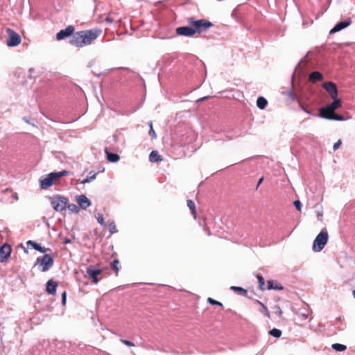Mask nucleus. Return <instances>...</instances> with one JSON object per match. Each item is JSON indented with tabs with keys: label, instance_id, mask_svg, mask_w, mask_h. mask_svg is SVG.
Segmentation results:
<instances>
[{
	"label": "nucleus",
	"instance_id": "nucleus-39",
	"mask_svg": "<svg viewBox=\"0 0 355 355\" xmlns=\"http://www.w3.org/2000/svg\"><path fill=\"white\" fill-rule=\"evenodd\" d=\"M331 120H336V121H343L344 120V117L342 115L334 114V116L331 117Z\"/></svg>",
	"mask_w": 355,
	"mask_h": 355
},
{
	"label": "nucleus",
	"instance_id": "nucleus-52",
	"mask_svg": "<svg viewBox=\"0 0 355 355\" xmlns=\"http://www.w3.org/2000/svg\"><path fill=\"white\" fill-rule=\"evenodd\" d=\"M352 294H353L354 297L355 298V290L353 291Z\"/></svg>",
	"mask_w": 355,
	"mask_h": 355
},
{
	"label": "nucleus",
	"instance_id": "nucleus-14",
	"mask_svg": "<svg viewBox=\"0 0 355 355\" xmlns=\"http://www.w3.org/2000/svg\"><path fill=\"white\" fill-rule=\"evenodd\" d=\"M76 202L78 205L83 209H86L91 205V201L85 195L77 196Z\"/></svg>",
	"mask_w": 355,
	"mask_h": 355
},
{
	"label": "nucleus",
	"instance_id": "nucleus-8",
	"mask_svg": "<svg viewBox=\"0 0 355 355\" xmlns=\"http://www.w3.org/2000/svg\"><path fill=\"white\" fill-rule=\"evenodd\" d=\"M102 272V269H96L92 266H89L87 268L86 276L92 279L93 284H96L100 280V279L98 278V276L101 275Z\"/></svg>",
	"mask_w": 355,
	"mask_h": 355
},
{
	"label": "nucleus",
	"instance_id": "nucleus-10",
	"mask_svg": "<svg viewBox=\"0 0 355 355\" xmlns=\"http://www.w3.org/2000/svg\"><path fill=\"white\" fill-rule=\"evenodd\" d=\"M75 27L72 25L68 26L65 29L60 31L56 34V40H62L74 34Z\"/></svg>",
	"mask_w": 355,
	"mask_h": 355
},
{
	"label": "nucleus",
	"instance_id": "nucleus-3",
	"mask_svg": "<svg viewBox=\"0 0 355 355\" xmlns=\"http://www.w3.org/2000/svg\"><path fill=\"white\" fill-rule=\"evenodd\" d=\"M69 174L67 171H62L57 173H51L46 177L40 179V186L42 189H46L59 182L61 177L67 176Z\"/></svg>",
	"mask_w": 355,
	"mask_h": 355
},
{
	"label": "nucleus",
	"instance_id": "nucleus-4",
	"mask_svg": "<svg viewBox=\"0 0 355 355\" xmlns=\"http://www.w3.org/2000/svg\"><path fill=\"white\" fill-rule=\"evenodd\" d=\"M50 201L54 210L60 212L66 209L69 200L66 197L56 195L51 197Z\"/></svg>",
	"mask_w": 355,
	"mask_h": 355
},
{
	"label": "nucleus",
	"instance_id": "nucleus-41",
	"mask_svg": "<svg viewBox=\"0 0 355 355\" xmlns=\"http://www.w3.org/2000/svg\"><path fill=\"white\" fill-rule=\"evenodd\" d=\"M342 144V141L340 139H339L337 142H336L333 146V149L334 151H336V150H338L340 146H341Z\"/></svg>",
	"mask_w": 355,
	"mask_h": 355
},
{
	"label": "nucleus",
	"instance_id": "nucleus-16",
	"mask_svg": "<svg viewBox=\"0 0 355 355\" xmlns=\"http://www.w3.org/2000/svg\"><path fill=\"white\" fill-rule=\"evenodd\" d=\"M26 243L28 247H31L42 253H45L47 251L51 250L49 248H45L44 247H42L40 244H39L35 241H27Z\"/></svg>",
	"mask_w": 355,
	"mask_h": 355
},
{
	"label": "nucleus",
	"instance_id": "nucleus-44",
	"mask_svg": "<svg viewBox=\"0 0 355 355\" xmlns=\"http://www.w3.org/2000/svg\"><path fill=\"white\" fill-rule=\"evenodd\" d=\"M298 316L302 318L303 320H306L308 318V314L306 313H299Z\"/></svg>",
	"mask_w": 355,
	"mask_h": 355
},
{
	"label": "nucleus",
	"instance_id": "nucleus-47",
	"mask_svg": "<svg viewBox=\"0 0 355 355\" xmlns=\"http://www.w3.org/2000/svg\"><path fill=\"white\" fill-rule=\"evenodd\" d=\"M263 177L261 178L259 180V181H258V182H257V188H256L257 189V188L259 187V185L263 182Z\"/></svg>",
	"mask_w": 355,
	"mask_h": 355
},
{
	"label": "nucleus",
	"instance_id": "nucleus-2",
	"mask_svg": "<svg viewBox=\"0 0 355 355\" xmlns=\"http://www.w3.org/2000/svg\"><path fill=\"white\" fill-rule=\"evenodd\" d=\"M187 21L193 28L194 35L205 33L213 26V24L206 19H196L195 17H191L187 19Z\"/></svg>",
	"mask_w": 355,
	"mask_h": 355
},
{
	"label": "nucleus",
	"instance_id": "nucleus-18",
	"mask_svg": "<svg viewBox=\"0 0 355 355\" xmlns=\"http://www.w3.org/2000/svg\"><path fill=\"white\" fill-rule=\"evenodd\" d=\"M309 79L312 83H316L317 81L322 80L323 76L318 71H313L309 74Z\"/></svg>",
	"mask_w": 355,
	"mask_h": 355
},
{
	"label": "nucleus",
	"instance_id": "nucleus-30",
	"mask_svg": "<svg viewBox=\"0 0 355 355\" xmlns=\"http://www.w3.org/2000/svg\"><path fill=\"white\" fill-rule=\"evenodd\" d=\"M256 302H257V304H259L262 307V309H263L262 312L263 313V314L268 318H270V312H269L268 308L261 302H260L259 300H256Z\"/></svg>",
	"mask_w": 355,
	"mask_h": 355
},
{
	"label": "nucleus",
	"instance_id": "nucleus-43",
	"mask_svg": "<svg viewBox=\"0 0 355 355\" xmlns=\"http://www.w3.org/2000/svg\"><path fill=\"white\" fill-rule=\"evenodd\" d=\"M66 299H67V293H66V291H64L62 294V303L64 305L66 304Z\"/></svg>",
	"mask_w": 355,
	"mask_h": 355
},
{
	"label": "nucleus",
	"instance_id": "nucleus-1",
	"mask_svg": "<svg viewBox=\"0 0 355 355\" xmlns=\"http://www.w3.org/2000/svg\"><path fill=\"white\" fill-rule=\"evenodd\" d=\"M101 33L102 30L99 28L78 31L72 35L69 43L76 47L83 48L90 45Z\"/></svg>",
	"mask_w": 355,
	"mask_h": 355
},
{
	"label": "nucleus",
	"instance_id": "nucleus-23",
	"mask_svg": "<svg viewBox=\"0 0 355 355\" xmlns=\"http://www.w3.org/2000/svg\"><path fill=\"white\" fill-rule=\"evenodd\" d=\"M267 288L268 290L274 289L277 291H282L283 290V286L278 283L274 284V282L272 280L268 281V286Z\"/></svg>",
	"mask_w": 355,
	"mask_h": 355
},
{
	"label": "nucleus",
	"instance_id": "nucleus-51",
	"mask_svg": "<svg viewBox=\"0 0 355 355\" xmlns=\"http://www.w3.org/2000/svg\"><path fill=\"white\" fill-rule=\"evenodd\" d=\"M13 197H14L16 200H17V199H18V197H17V193H15V194L13 195Z\"/></svg>",
	"mask_w": 355,
	"mask_h": 355
},
{
	"label": "nucleus",
	"instance_id": "nucleus-33",
	"mask_svg": "<svg viewBox=\"0 0 355 355\" xmlns=\"http://www.w3.org/2000/svg\"><path fill=\"white\" fill-rule=\"evenodd\" d=\"M269 333L271 336L275 338H279L282 335V331L278 329H272Z\"/></svg>",
	"mask_w": 355,
	"mask_h": 355
},
{
	"label": "nucleus",
	"instance_id": "nucleus-22",
	"mask_svg": "<svg viewBox=\"0 0 355 355\" xmlns=\"http://www.w3.org/2000/svg\"><path fill=\"white\" fill-rule=\"evenodd\" d=\"M120 263L119 259H115L112 262L110 263V268L114 271L116 276H118L120 270Z\"/></svg>",
	"mask_w": 355,
	"mask_h": 355
},
{
	"label": "nucleus",
	"instance_id": "nucleus-49",
	"mask_svg": "<svg viewBox=\"0 0 355 355\" xmlns=\"http://www.w3.org/2000/svg\"><path fill=\"white\" fill-rule=\"evenodd\" d=\"M70 241H70V239H66L64 240V244H67V243H70Z\"/></svg>",
	"mask_w": 355,
	"mask_h": 355
},
{
	"label": "nucleus",
	"instance_id": "nucleus-46",
	"mask_svg": "<svg viewBox=\"0 0 355 355\" xmlns=\"http://www.w3.org/2000/svg\"><path fill=\"white\" fill-rule=\"evenodd\" d=\"M205 230L206 231V233L208 236H210L211 234V230L208 227H205Z\"/></svg>",
	"mask_w": 355,
	"mask_h": 355
},
{
	"label": "nucleus",
	"instance_id": "nucleus-12",
	"mask_svg": "<svg viewBox=\"0 0 355 355\" xmlns=\"http://www.w3.org/2000/svg\"><path fill=\"white\" fill-rule=\"evenodd\" d=\"M352 24L351 18H347L345 21L338 22L329 32L330 34H334L336 32H338L347 26H349Z\"/></svg>",
	"mask_w": 355,
	"mask_h": 355
},
{
	"label": "nucleus",
	"instance_id": "nucleus-11",
	"mask_svg": "<svg viewBox=\"0 0 355 355\" xmlns=\"http://www.w3.org/2000/svg\"><path fill=\"white\" fill-rule=\"evenodd\" d=\"M175 33L178 35L180 36H185V37H193L194 35V31L193 30V28H191V26H180L178 27L175 29Z\"/></svg>",
	"mask_w": 355,
	"mask_h": 355
},
{
	"label": "nucleus",
	"instance_id": "nucleus-37",
	"mask_svg": "<svg viewBox=\"0 0 355 355\" xmlns=\"http://www.w3.org/2000/svg\"><path fill=\"white\" fill-rule=\"evenodd\" d=\"M274 309L275 310V313L279 316V317H282V315H283V312H282V310L281 309V307L279 306V305H276L274 307Z\"/></svg>",
	"mask_w": 355,
	"mask_h": 355
},
{
	"label": "nucleus",
	"instance_id": "nucleus-6",
	"mask_svg": "<svg viewBox=\"0 0 355 355\" xmlns=\"http://www.w3.org/2000/svg\"><path fill=\"white\" fill-rule=\"evenodd\" d=\"M6 33L8 35V40L6 41V44L8 46L13 47L18 46L21 42V36L16 33L12 29L8 28H6Z\"/></svg>",
	"mask_w": 355,
	"mask_h": 355
},
{
	"label": "nucleus",
	"instance_id": "nucleus-24",
	"mask_svg": "<svg viewBox=\"0 0 355 355\" xmlns=\"http://www.w3.org/2000/svg\"><path fill=\"white\" fill-rule=\"evenodd\" d=\"M332 99L334 100V101L330 105H327V107H329L330 110L335 112L336 110L341 107V100L337 98Z\"/></svg>",
	"mask_w": 355,
	"mask_h": 355
},
{
	"label": "nucleus",
	"instance_id": "nucleus-40",
	"mask_svg": "<svg viewBox=\"0 0 355 355\" xmlns=\"http://www.w3.org/2000/svg\"><path fill=\"white\" fill-rule=\"evenodd\" d=\"M121 342L128 347H134L135 344L129 340L121 339Z\"/></svg>",
	"mask_w": 355,
	"mask_h": 355
},
{
	"label": "nucleus",
	"instance_id": "nucleus-21",
	"mask_svg": "<svg viewBox=\"0 0 355 355\" xmlns=\"http://www.w3.org/2000/svg\"><path fill=\"white\" fill-rule=\"evenodd\" d=\"M105 153L107 155V159H108L109 162H116L119 160V158H120L119 155L116 153H110L107 150V148L105 149Z\"/></svg>",
	"mask_w": 355,
	"mask_h": 355
},
{
	"label": "nucleus",
	"instance_id": "nucleus-48",
	"mask_svg": "<svg viewBox=\"0 0 355 355\" xmlns=\"http://www.w3.org/2000/svg\"><path fill=\"white\" fill-rule=\"evenodd\" d=\"M209 98V96H204V97H202V98H201L198 99V100L197 101V102H198V103H199V102H202V101H205V100H206V99H208Z\"/></svg>",
	"mask_w": 355,
	"mask_h": 355
},
{
	"label": "nucleus",
	"instance_id": "nucleus-19",
	"mask_svg": "<svg viewBox=\"0 0 355 355\" xmlns=\"http://www.w3.org/2000/svg\"><path fill=\"white\" fill-rule=\"evenodd\" d=\"M150 162H159L163 160V157L158 153L157 150H153L149 155Z\"/></svg>",
	"mask_w": 355,
	"mask_h": 355
},
{
	"label": "nucleus",
	"instance_id": "nucleus-38",
	"mask_svg": "<svg viewBox=\"0 0 355 355\" xmlns=\"http://www.w3.org/2000/svg\"><path fill=\"white\" fill-rule=\"evenodd\" d=\"M109 230L112 234L117 232V229H116V225L114 224V223H111L109 225Z\"/></svg>",
	"mask_w": 355,
	"mask_h": 355
},
{
	"label": "nucleus",
	"instance_id": "nucleus-25",
	"mask_svg": "<svg viewBox=\"0 0 355 355\" xmlns=\"http://www.w3.org/2000/svg\"><path fill=\"white\" fill-rule=\"evenodd\" d=\"M187 205L188 207L189 208V209L191 210L193 218H196L197 211H196V205H195V203L193 202V201L191 200H187Z\"/></svg>",
	"mask_w": 355,
	"mask_h": 355
},
{
	"label": "nucleus",
	"instance_id": "nucleus-50",
	"mask_svg": "<svg viewBox=\"0 0 355 355\" xmlns=\"http://www.w3.org/2000/svg\"><path fill=\"white\" fill-rule=\"evenodd\" d=\"M300 107H302V109L304 112H306L309 113V111H308L306 108H304L302 105H300Z\"/></svg>",
	"mask_w": 355,
	"mask_h": 355
},
{
	"label": "nucleus",
	"instance_id": "nucleus-35",
	"mask_svg": "<svg viewBox=\"0 0 355 355\" xmlns=\"http://www.w3.org/2000/svg\"><path fill=\"white\" fill-rule=\"evenodd\" d=\"M207 302L211 304V305H218L219 306H221L223 307V305L221 302H218V301H216L214 299L211 298V297H208L207 298Z\"/></svg>",
	"mask_w": 355,
	"mask_h": 355
},
{
	"label": "nucleus",
	"instance_id": "nucleus-42",
	"mask_svg": "<svg viewBox=\"0 0 355 355\" xmlns=\"http://www.w3.org/2000/svg\"><path fill=\"white\" fill-rule=\"evenodd\" d=\"M294 205L298 211L301 210L302 205L300 200H295L294 202Z\"/></svg>",
	"mask_w": 355,
	"mask_h": 355
},
{
	"label": "nucleus",
	"instance_id": "nucleus-15",
	"mask_svg": "<svg viewBox=\"0 0 355 355\" xmlns=\"http://www.w3.org/2000/svg\"><path fill=\"white\" fill-rule=\"evenodd\" d=\"M319 112V115L320 117L329 120H331V117H333L335 114V112L330 110V108L327 106L320 108Z\"/></svg>",
	"mask_w": 355,
	"mask_h": 355
},
{
	"label": "nucleus",
	"instance_id": "nucleus-13",
	"mask_svg": "<svg viewBox=\"0 0 355 355\" xmlns=\"http://www.w3.org/2000/svg\"><path fill=\"white\" fill-rule=\"evenodd\" d=\"M12 252L11 247L8 244H4L0 247V261L3 262L8 259Z\"/></svg>",
	"mask_w": 355,
	"mask_h": 355
},
{
	"label": "nucleus",
	"instance_id": "nucleus-5",
	"mask_svg": "<svg viewBox=\"0 0 355 355\" xmlns=\"http://www.w3.org/2000/svg\"><path fill=\"white\" fill-rule=\"evenodd\" d=\"M328 241V233L327 231L322 230L316 236L313 241V250L315 252H320L326 245Z\"/></svg>",
	"mask_w": 355,
	"mask_h": 355
},
{
	"label": "nucleus",
	"instance_id": "nucleus-32",
	"mask_svg": "<svg viewBox=\"0 0 355 355\" xmlns=\"http://www.w3.org/2000/svg\"><path fill=\"white\" fill-rule=\"evenodd\" d=\"M69 210L75 214H78L80 211V208L75 204H70L68 205Z\"/></svg>",
	"mask_w": 355,
	"mask_h": 355
},
{
	"label": "nucleus",
	"instance_id": "nucleus-20",
	"mask_svg": "<svg viewBox=\"0 0 355 355\" xmlns=\"http://www.w3.org/2000/svg\"><path fill=\"white\" fill-rule=\"evenodd\" d=\"M121 20V17H119L114 12L110 13L107 17L105 18V21L108 23H119Z\"/></svg>",
	"mask_w": 355,
	"mask_h": 355
},
{
	"label": "nucleus",
	"instance_id": "nucleus-27",
	"mask_svg": "<svg viewBox=\"0 0 355 355\" xmlns=\"http://www.w3.org/2000/svg\"><path fill=\"white\" fill-rule=\"evenodd\" d=\"M230 289L243 296H246L248 294V291L246 289L239 286H232L230 287Z\"/></svg>",
	"mask_w": 355,
	"mask_h": 355
},
{
	"label": "nucleus",
	"instance_id": "nucleus-17",
	"mask_svg": "<svg viewBox=\"0 0 355 355\" xmlns=\"http://www.w3.org/2000/svg\"><path fill=\"white\" fill-rule=\"evenodd\" d=\"M57 286H58V284L55 282H54L52 279L49 280L46 283V292L49 294H51L53 295H55Z\"/></svg>",
	"mask_w": 355,
	"mask_h": 355
},
{
	"label": "nucleus",
	"instance_id": "nucleus-45",
	"mask_svg": "<svg viewBox=\"0 0 355 355\" xmlns=\"http://www.w3.org/2000/svg\"><path fill=\"white\" fill-rule=\"evenodd\" d=\"M317 218H318V220H320V221H322V212H320L318 211L317 213Z\"/></svg>",
	"mask_w": 355,
	"mask_h": 355
},
{
	"label": "nucleus",
	"instance_id": "nucleus-29",
	"mask_svg": "<svg viewBox=\"0 0 355 355\" xmlns=\"http://www.w3.org/2000/svg\"><path fill=\"white\" fill-rule=\"evenodd\" d=\"M257 278L259 282V288L262 291L265 289V280L262 275L260 274L257 275Z\"/></svg>",
	"mask_w": 355,
	"mask_h": 355
},
{
	"label": "nucleus",
	"instance_id": "nucleus-36",
	"mask_svg": "<svg viewBox=\"0 0 355 355\" xmlns=\"http://www.w3.org/2000/svg\"><path fill=\"white\" fill-rule=\"evenodd\" d=\"M96 218L97 220V221L102 225H105V220H104V218H103V214H97L96 215Z\"/></svg>",
	"mask_w": 355,
	"mask_h": 355
},
{
	"label": "nucleus",
	"instance_id": "nucleus-7",
	"mask_svg": "<svg viewBox=\"0 0 355 355\" xmlns=\"http://www.w3.org/2000/svg\"><path fill=\"white\" fill-rule=\"evenodd\" d=\"M37 263H40L42 272L47 271L53 264V259L49 254H45L42 258L37 259Z\"/></svg>",
	"mask_w": 355,
	"mask_h": 355
},
{
	"label": "nucleus",
	"instance_id": "nucleus-34",
	"mask_svg": "<svg viewBox=\"0 0 355 355\" xmlns=\"http://www.w3.org/2000/svg\"><path fill=\"white\" fill-rule=\"evenodd\" d=\"M148 124L150 126L149 135H150L152 139H155L157 137V135L153 127V122L150 121Z\"/></svg>",
	"mask_w": 355,
	"mask_h": 355
},
{
	"label": "nucleus",
	"instance_id": "nucleus-26",
	"mask_svg": "<svg viewBox=\"0 0 355 355\" xmlns=\"http://www.w3.org/2000/svg\"><path fill=\"white\" fill-rule=\"evenodd\" d=\"M267 105H268V101L265 98L261 96L257 98V105L259 109L263 110L266 107Z\"/></svg>",
	"mask_w": 355,
	"mask_h": 355
},
{
	"label": "nucleus",
	"instance_id": "nucleus-28",
	"mask_svg": "<svg viewBox=\"0 0 355 355\" xmlns=\"http://www.w3.org/2000/svg\"><path fill=\"white\" fill-rule=\"evenodd\" d=\"M96 177V173L94 172H90L89 176L84 179L81 183L85 184L94 180Z\"/></svg>",
	"mask_w": 355,
	"mask_h": 355
},
{
	"label": "nucleus",
	"instance_id": "nucleus-9",
	"mask_svg": "<svg viewBox=\"0 0 355 355\" xmlns=\"http://www.w3.org/2000/svg\"><path fill=\"white\" fill-rule=\"evenodd\" d=\"M322 87L328 92L331 98H336L338 96V89L336 85L333 82L324 83Z\"/></svg>",
	"mask_w": 355,
	"mask_h": 355
},
{
	"label": "nucleus",
	"instance_id": "nucleus-31",
	"mask_svg": "<svg viewBox=\"0 0 355 355\" xmlns=\"http://www.w3.org/2000/svg\"><path fill=\"white\" fill-rule=\"evenodd\" d=\"M332 348L337 352H343L347 349V347L340 343H335L332 345Z\"/></svg>",
	"mask_w": 355,
	"mask_h": 355
}]
</instances>
